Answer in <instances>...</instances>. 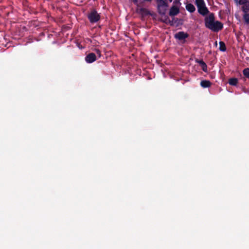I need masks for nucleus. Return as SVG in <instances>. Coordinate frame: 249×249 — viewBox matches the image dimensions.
Segmentation results:
<instances>
[{
  "instance_id": "1",
  "label": "nucleus",
  "mask_w": 249,
  "mask_h": 249,
  "mask_svg": "<svg viewBox=\"0 0 249 249\" xmlns=\"http://www.w3.org/2000/svg\"><path fill=\"white\" fill-rule=\"evenodd\" d=\"M195 4L198 9V12L201 15L205 16L209 14L210 12L206 6L204 0H195Z\"/></svg>"
},
{
  "instance_id": "2",
  "label": "nucleus",
  "mask_w": 249,
  "mask_h": 249,
  "mask_svg": "<svg viewBox=\"0 0 249 249\" xmlns=\"http://www.w3.org/2000/svg\"><path fill=\"white\" fill-rule=\"evenodd\" d=\"M242 11L244 13L243 19L245 24H249V2L243 5Z\"/></svg>"
},
{
  "instance_id": "3",
  "label": "nucleus",
  "mask_w": 249,
  "mask_h": 249,
  "mask_svg": "<svg viewBox=\"0 0 249 249\" xmlns=\"http://www.w3.org/2000/svg\"><path fill=\"white\" fill-rule=\"evenodd\" d=\"M88 19L91 23L97 22L100 19V16L95 10H93L88 16Z\"/></svg>"
},
{
  "instance_id": "4",
  "label": "nucleus",
  "mask_w": 249,
  "mask_h": 249,
  "mask_svg": "<svg viewBox=\"0 0 249 249\" xmlns=\"http://www.w3.org/2000/svg\"><path fill=\"white\" fill-rule=\"evenodd\" d=\"M223 28V24L219 21H214L208 27V29L214 32H217L221 30Z\"/></svg>"
},
{
  "instance_id": "5",
  "label": "nucleus",
  "mask_w": 249,
  "mask_h": 249,
  "mask_svg": "<svg viewBox=\"0 0 249 249\" xmlns=\"http://www.w3.org/2000/svg\"><path fill=\"white\" fill-rule=\"evenodd\" d=\"M158 9L160 14L164 15L165 9H162V7H166L168 6L167 3L164 0H157Z\"/></svg>"
},
{
  "instance_id": "6",
  "label": "nucleus",
  "mask_w": 249,
  "mask_h": 249,
  "mask_svg": "<svg viewBox=\"0 0 249 249\" xmlns=\"http://www.w3.org/2000/svg\"><path fill=\"white\" fill-rule=\"evenodd\" d=\"M214 14L213 13L209 14L204 19L205 26L208 28L215 21Z\"/></svg>"
},
{
  "instance_id": "7",
  "label": "nucleus",
  "mask_w": 249,
  "mask_h": 249,
  "mask_svg": "<svg viewBox=\"0 0 249 249\" xmlns=\"http://www.w3.org/2000/svg\"><path fill=\"white\" fill-rule=\"evenodd\" d=\"M188 37L189 34L183 31L178 32L174 36V37L176 39H178L179 40H182L185 39Z\"/></svg>"
},
{
  "instance_id": "8",
  "label": "nucleus",
  "mask_w": 249,
  "mask_h": 249,
  "mask_svg": "<svg viewBox=\"0 0 249 249\" xmlns=\"http://www.w3.org/2000/svg\"><path fill=\"white\" fill-rule=\"evenodd\" d=\"M96 60V56L93 53H89L85 57V61H86V62H87L88 63H93Z\"/></svg>"
},
{
  "instance_id": "9",
  "label": "nucleus",
  "mask_w": 249,
  "mask_h": 249,
  "mask_svg": "<svg viewBox=\"0 0 249 249\" xmlns=\"http://www.w3.org/2000/svg\"><path fill=\"white\" fill-rule=\"evenodd\" d=\"M179 12V8L176 6H172L169 11V15L170 16H174L178 15Z\"/></svg>"
},
{
  "instance_id": "10",
  "label": "nucleus",
  "mask_w": 249,
  "mask_h": 249,
  "mask_svg": "<svg viewBox=\"0 0 249 249\" xmlns=\"http://www.w3.org/2000/svg\"><path fill=\"white\" fill-rule=\"evenodd\" d=\"M196 62L199 64V65L201 66L202 68V70L204 72L207 71V66L202 59L199 60L198 59H196Z\"/></svg>"
},
{
  "instance_id": "11",
  "label": "nucleus",
  "mask_w": 249,
  "mask_h": 249,
  "mask_svg": "<svg viewBox=\"0 0 249 249\" xmlns=\"http://www.w3.org/2000/svg\"><path fill=\"white\" fill-rule=\"evenodd\" d=\"M211 85L212 83L209 80H202L200 82V85L203 88H209Z\"/></svg>"
},
{
  "instance_id": "12",
  "label": "nucleus",
  "mask_w": 249,
  "mask_h": 249,
  "mask_svg": "<svg viewBox=\"0 0 249 249\" xmlns=\"http://www.w3.org/2000/svg\"><path fill=\"white\" fill-rule=\"evenodd\" d=\"M186 10L190 13H193L196 10V8L192 3H188L186 5Z\"/></svg>"
},
{
  "instance_id": "13",
  "label": "nucleus",
  "mask_w": 249,
  "mask_h": 249,
  "mask_svg": "<svg viewBox=\"0 0 249 249\" xmlns=\"http://www.w3.org/2000/svg\"><path fill=\"white\" fill-rule=\"evenodd\" d=\"M238 79L236 78H231L229 80V83L231 86H236L238 83Z\"/></svg>"
},
{
  "instance_id": "14",
  "label": "nucleus",
  "mask_w": 249,
  "mask_h": 249,
  "mask_svg": "<svg viewBox=\"0 0 249 249\" xmlns=\"http://www.w3.org/2000/svg\"><path fill=\"white\" fill-rule=\"evenodd\" d=\"M219 50L222 52H225L226 50L225 44L223 41H220L219 42Z\"/></svg>"
},
{
  "instance_id": "15",
  "label": "nucleus",
  "mask_w": 249,
  "mask_h": 249,
  "mask_svg": "<svg viewBox=\"0 0 249 249\" xmlns=\"http://www.w3.org/2000/svg\"><path fill=\"white\" fill-rule=\"evenodd\" d=\"M243 75L245 77L249 79V68H246L243 71Z\"/></svg>"
},
{
  "instance_id": "16",
  "label": "nucleus",
  "mask_w": 249,
  "mask_h": 249,
  "mask_svg": "<svg viewBox=\"0 0 249 249\" xmlns=\"http://www.w3.org/2000/svg\"><path fill=\"white\" fill-rule=\"evenodd\" d=\"M249 2V0H239L238 1V4L239 5H243Z\"/></svg>"
},
{
  "instance_id": "17",
  "label": "nucleus",
  "mask_w": 249,
  "mask_h": 249,
  "mask_svg": "<svg viewBox=\"0 0 249 249\" xmlns=\"http://www.w3.org/2000/svg\"><path fill=\"white\" fill-rule=\"evenodd\" d=\"M140 11L142 13L145 14H148L149 13V11L146 9L143 8H141Z\"/></svg>"
},
{
  "instance_id": "18",
  "label": "nucleus",
  "mask_w": 249,
  "mask_h": 249,
  "mask_svg": "<svg viewBox=\"0 0 249 249\" xmlns=\"http://www.w3.org/2000/svg\"><path fill=\"white\" fill-rule=\"evenodd\" d=\"M166 23H169L171 25H173L174 23L171 21L168 18L166 19L165 21H164Z\"/></svg>"
},
{
  "instance_id": "19",
  "label": "nucleus",
  "mask_w": 249,
  "mask_h": 249,
  "mask_svg": "<svg viewBox=\"0 0 249 249\" xmlns=\"http://www.w3.org/2000/svg\"><path fill=\"white\" fill-rule=\"evenodd\" d=\"M96 52L98 54H99V57L101 56V51L99 49H96Z\"/></svg>"
},
{
  "instance_id": "20",
  "label": "nucleus",
  "mask_w": 249,
  "mask_h": 249,
  "mask_svg": "<svg viewBox=\"0 0 249 249\" xmlns=\"http://www.w3.org/2000/svg\"><path fill=\"white\" fill-rule=\"evenodd\" d=\"M180 0H175V2H179Z\"/></svg>"
},
{
  "instance_id": "21",
  "label": "nucleus",
  "mask_w": 249,
  "mask_h": 249,
  "mask_svg": "<svg viewBox=\"0 0 249 249\" xmlns=\"http://www.w3.org/2000/svg\"><path fill=\"white\" fill-rule=\"evenodd\" d=\"M144 1H151L152 0H144Z\"/></svg>"
},
{
  "instance_id": "22",
  "label": "nucleus",
  "mask_w": 249,
  "mask_h": 249,
  "mask_svg": "<svg viewBox=\"0 0 249 249\" xmlns=\"http://www.w3.org/2000/svg\"><path fill=\"white\" fill-rule=\"evenodd\" d=\"M170 1V2H171L172 1V0H169Z\"/></svg>"
}]
</instances>
